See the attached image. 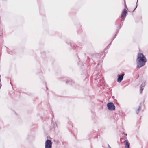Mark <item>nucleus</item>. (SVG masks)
Returning a JSON list of instances; mask_svg holds the SVG:
<instances>
[{"mask_svg": "<svg viewBox=\"0 0 148 148\" xmlns=\"http://www.w3.org/2000/svg\"><path fill=\"white\" fill-rule=\"evenodd\" d=\"M146 61L145 56L142 53H139L137 56L136 62L137 66L139 67L144 65Z\"/></svg>", "mask_w": 148, "mask_h": 148, "instance_id": "1", "label": "nucleus"}, {"mask_svg": "<svg viewBox=\"0 0 148 148\" xmlns=\"http://www.w3.org/2000/svg\"><path fill=\"white\" fill-rule=\"evenodd\" d=\"M107 106L108 109L110 111H114L115 110V106L112 102H110L107 103Z\"/></svg>", "mask_w": 148, "mask_h": 148, "instance_id": "2", "label": "nucleus"}, {"mask_svg": "<svg viewBox=\"0 0 148 148\" xmlns=\"http://www.w3.org/2000/svg\"><path fill=\"white\" fill-rule=\"evenodd\" d=\"M52 144V142L50 140H47L45 143V148H51Z\"/></svg>", "mask_w": 148, "mask_h": 148, "instance_id": "3", "label": "nucleus"}, {"mask_svg": "<svg viewBox=\"0 0 148 148\" xmlns=\"http://www.w3.org/2000/svg\"><path fill=\"white\" fill-rule=\"evenodd\" d=\"M123 76L124 74H122L119 76L117 79V81L118 82H121L123 79Z\"/></svg>", "mask_w": 148, "mask_h": 148, "instance_id": "4", "label": "nucleus"}, {"mask_svg": "<svg viewBox=\"0 0 148 148\" xmlns=\"http://www.w3.org/2000/svg\"><path fill=\"white\" fill-rule=\"evenodd\" d=\"M125 147L126 148H129V145L128 142L126 140L125 141Z\"/></svg>", "mask_w": 148, "mask_h": 148, "instance_id": "5", "label": "nucleus"}, {"mask_svg": "<svg viewBox=\"0 0 148 148\" xmlns=\"http://www.w3.org/2000/svg\"><path fill=\"white\" fill-rule=\"evenodd\" d=\"M126 10H124L123 12V13L124 14V17H125V16L126 15Z\"/></svg>", "mask_w": 148, "mask_h": 148, "instance_id": "6", "label": "nucleus"}]
</instances>
